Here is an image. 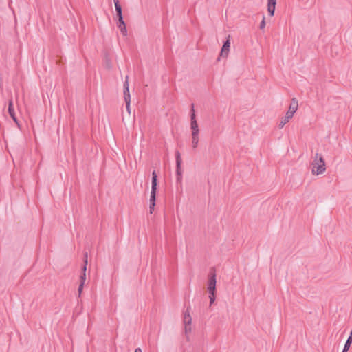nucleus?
Segmentation results:
<instances>
[{"label":"nucleus","instance_id":"nucleus-1","mask_svg":"<svg viewBox=\"0 0 352 352\" xmlns=\"http://www.w3.org/2000/svg\"><path fill=\"white\" fill-rule=\"evenodd\" d=\"M311 173L314 176L322 175L326 171V164L321 154L316 153L311 164Z\"/></svg>","mask_w":352,"mask_h":352},{"label":"nucleus","instance_id":"nucleus-2","mask_svg":"<svg viewBox=\"0 0 352 352\" xmlns=\"http://www.w3.org/2000/svg\"><path fill=\"white\" fill-rule=\"evenodd\" d=\"M8 112L9 116L11 117V118L13 120V121L16 123V126L19 129H21L20 122H19V121L16 116L15 111H14L12 98H11L8 101Z\"/></svg>","mask_w":352,"mask_h":352},{"label":"nucleus","instance_id":"nucleus-3","mask_svg":"<svg viewBox=\"0 0 352 352\" xmlns=\"http://www.w3.org/2000/svg\"><path fill=\"white\" fill-rule=\"evenodd\" d=\"M230 48V36H228V38L227 41L223 43L221 52H220V56L227 58Z\"/></svg>","mask_w":352,"mask_h":352},{"label":"nucleus","instance_id":"nucleus-4","mask_svg":"<svg viewBox=\"0 0 352 352\" xmlns=\"http://www.w3.org/2000/svg\"><path fill=\"white\" fill-rule=\"evenodd\" d=\"M208 291L210 294H215L216 292V278L215 275H212L208 283Z\"/></svg>","mask_w":352,"mask_h":352},{"label":"nucleus","instance_id":"nucleus-5","mask_svg":"<svg viewBox=\"0 0 352 352\" xmlns=\"http://www.w3.org/2000/svg\"><path fill=\"white\" fill-rule=\"evenodd\" d=\"M298 109V101L295 98H293L291 100V102L289 104V109H288L287 113H288L289 114L294 116L295 113L297 111Z\"/></svg>","mask_w":352,"mask_h":352},{"label":"nucleus","instance_id":"nucleus-6","mask_svg":"<svg viewBox=\"0 0 352 352\" xmlns=\"http://www.w3.org/2000/svg\"><path fill=\"white\" fill-rule=\"evenodd\" d=\"M157 176L155 171L152 173V184L151 195H156L157 193Z\"/></svg>","mask_w":352,"mask_h":352},{"label":"nucleus","instance_id":"nucleus-7","mask_svg":"<svg viewBox=\"0 0 352 352\" xmlns=\"http://www.w3.org/2000/svg\"><path fill=\"white\" fill-rule=\"evenodd\" d=\"M276 0H267V12L271 16L274 15Z\"/></svg>","mask_w":352,"mask_h":352},{"label":"nucleus","instance_id":"nucleus-8","mask_svg":"<svg viewBox=\"0 0 352 352\" xmlns=\"http://www.w3.org/2000/svg\"><path fill=\"white\" fill-rule=\"evenodd\" d=\"M293 117H294L293 116H292L286 112L285 116L280 119L279 124H278V127L280 129L283 128V126L287 123H288L290 121V120L292 119Z\"/></svg>","mask_w":352,"mask_h":352},{"label":"nucleus","instance_id":"nucleus-9","mask_svg":"<svg viewBox=\"0 0 352 352\" xmlns=\"http://www.w3.org/2000/svg\"><path fill=\"white\" fill-rule=\"evenodd\" d=\"M118 28H119L123 36H126L127 30L123 18L118 19Z\"/></svg>","mask_w":352,"mask_h":352},{"label":"nucleus","instance_id":"nucleus-10","mask_svg":"<svg viewBox=\"0 0 352 352\" xmlns=\"http://www.w3.org/2000/svg\"><path fill=\"white\" fill-rule=\"evenodd\" d=\"M124 101L131 100V95L129 93V85L128 80H126L124 84Z\"/></svg>","mask_w":352,"mask_h":352},{"label":"nucleus","instance_id":"nucleus-11","mask_svg":"<svg viewBox=\"0 0 352 352\" xmlns=\"http://www.w3.org/2000/svg\"><path fill=\"white\" fill-rule=\"evenodd\" d=\"M155 199H156V195H151V196H150V206H149L151 214H152L154 210L155 206Z\"/></svg>","mask_w":352,"mask_h":352},{"label":"nucleus","instance_id":"nucleus-12","mask_svg":"<svg viewBox=\"0 0 352 352\" xmlns=\"http://www.w3.org/2000/svg\"><path fill=\"white\" fill-rule=\"evenodd\" d=\"M114 4L118 19H122V8L119 4L118 0H114Z\"/></svg>","mask_w":352,"mask_h":352},{"label":"nucleus","instance_id":"nucleus-13","mask_svg":"<svg viewBox=\"0 0 352 352\" xmlns=\"http://www.w3.org/2000/svg\"><path fill=\"white\" fill-rule=\"evenodd\" d=\"M199 133L192 134V145L193 148H196L199 144Z\"/></svg>","mask_w":352,"mask_h":352},{"label":"nucleus","instance_id":"nucleus-14","mask_svg":"<svg viewBox=\"0 0 352 352\" xmlns=\"http://www.w3.org/2000/svg\"><path fill=\"white\" fill-rule=\"evenodd\" d=\"M190 129L192 130V134L199 133V126L197 121L191 122Z\"/></svg>","mask_w":352,"mask_h":352},{"label":"nucleus","instance_id":"nucleus-15","mask_svg":"<svg viewBox=\"0 0 352 352\" xmlns=\"http://www.w3.org/2000/svg\"><path fill=\"white\" fill-rule=\"evenodd\" d=\"M85 266L83 267L82 268V273L80 276V283H82V285H85V280H86V270H87V261L85 260Z\"/></svg>","mask_w":352,"mask_h":352},{"label":"nucleus","instance_id":"nucleus-16","mask_svg":"<svg viewBox=\"0 0 352 352\" xmlns=\"http://www.w3.org/2000/svg\"><path fill=\"white\" fill-rule=\"evenodd\" d=\"M351 343H352V336H349L345 343V345H344L342 352H346L349 349V347H350Z\"/></svg>","mask_w":352,"mask_h":352},{"label":"nucleus","instance_id":"nucleus-17","mask_svg":"<svg viewBox=\"0 0 352 352\" xmlns=\"http://www.w3.org/2000/svg\"><path fill=\"white\" fill-rule=\"evenodd\" d=\"M184 324H191L192 323V318L189 314H185L184 318Z\"/></svg>","mask_w":352,"mask_h":352},{"label":"nucleus","instance_id":"nucleus-18","mask_svg":"<svg viewBox=\"0 0 352 352\" xmlns=\"http://www.w3.org/2000/svg\"><path fill=\"white\" fill-rule=\"evenodd\" d=\"M181 163H182V158H181V155H180V153L179 152H177L176 153V164H177V168H179L181 167Z\"/></svg>","mask_w":352,"mask_h":352},{"label":"nucleus","instance_id":"nucleus-19","mask_svg":"<svg viewBox=\"0 0 352 352\" xmlns=\"http://www.w3.org/2000/svg\"><path fill=\"white\" fill-rule=\"evenodd\" d=\"M192 331V325L191 324H184V332L186 335H188Z\"/></svg>","mask_w":352,"mask_h":352},{"label":"nucleus","instance_id":"nucleus-20","mask_svg":"<svg viewBox=\"0 0 352 352\" xmlns=\"http://www.w3.org/2000/svg\"><path fill=\"white\" fill-rule=\"evenodd\" d=\"M176 172H177V175H178L177 180L179 182H181V180H182V174L181 167H179V168H177V171Z\"/></svg>","mask_w":352,"mask_h":352},{"label":"nucleus","instance_id":"nucleus-21","mask_svg":"<svg viewBox=\"0 0 352 352\" xmlns=\"http://www.w3.org/2000/svg\"><path fill=\"white\" fill-rule=\"evenodd\" d=\"M125 102L126 110L129 114H131V100L125 101Z\"/></svg>","mask_w":352,"mask_h":352},{"label":"nucleus","instance_id":"nucleus-22","mask_svg":"<svg viewBox=\"0 0 352 352\" xmlns=\"http://www.w3.org/2000/svg\"><path fill=\"white\" fill-rule=\"evenodd\" d=\"M209 298H210V305H212L215 300V294H210Z\"/></svg>","mask_w":352,"mask_h":352},{"label":"nucleus","instance_id":"nucleus-23","mask_svg":"<svg viewBox=\"0 0 352 352\" xmlns=\"http://www.w3.org/2000/svg\"><path fill=\"white\" fill-rule=\"evenodd\" d=\"M265 27V16H263L261 23H260V28L261 30H263Z\"/></svg>","mask_w":352,"mask_h":352},{"label":"nucleus","instance_id":"nucleus-24","mask_svg":"<svg viewBox=\"0 0 352 352\" xmlns=\"http://www.w3.org/2000/svg\"><path fill=\"white\" fill-rule=\"evenodd\" d=\"M83 287H84V285H82V283H80V285H79V287H78V293H79V294H81V292L82 291V289H83Z\"/></svg>","mask_w":352,"mask_h":352},{"label":"nucleus","instance_id":"nucleus-25","mask_svg":"<svg viewBox=\"0 0 352 352\" xmlns=\"http://www.w3.org/2000/svg\"><path fill=\"white\" fill-rule=\"evenodd\" d=\"M193 121H197L196 119H195V113H192V116H191V122H193Z\"/></svg>","mask_w":352,"mask_h":352},{"label":"nucleus","instance_id":"nucleus-26","mask_svg":"<svg viewBox=\"0 0 352 352\" xmlns=\"http://www.w3.org/2000/svg\"><path fill=\"white\" fill-rule=\"evenodd\" d=\"M135 352H142V351L140 348H137V349H135Z\"/></svg>","mask_w":352,"mask_h":352},{"label":"nucleus","instance_id":"nucleus-27","mask_svg":"<svg viewBox=\"0 0 352 352\" xmlns=\"http://www.w3.org/2000/svg\"><path fill=\"white\" fill-rule=\"evenodd\" d=\"M41 96H42L43 100L44 101V94L41 93Z\"/></svg>","mask_w":352,"mask_h":352},{"label":"nucleus","instance_id":"nucleus-28","mask_svg":"<svg viewBox=\"0 0 352 352\" xmlns=\"http://www.w3.org/2000/svg\"><path fill=\"white\" fill-rule=\"evenodd\" d=\"M350 336H352V329H351V335H350Z\"/></svg>","mask_w":352,"mask_h":352}]
</instances>
